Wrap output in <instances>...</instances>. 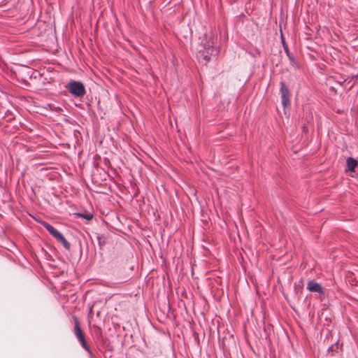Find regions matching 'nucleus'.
Segmentation results:
<instances>
[{
    "label": "nucleus",
    "instance_id": "1",
    "mask_svg": "<svg viewBox=\"0 0 358 358\" xmlns=\"http://www.w3.org/2000/svg\"><path fill=\"white\" fill-rule=\"evenodd\" d=\"M201 45L202 48L199 50V53L206 62L210 60V56H216L219 53V49L215 45V39L213 38L208 39L206 34L201 41Z\"/></svg>",
    "mask_w": 358,
    "mask_h": 358
},
{
    "label": "nucleus",
    "instance_id": "2",
    "mask_svg": "<svg viewBox=\"0 0 358 358\" xmlns=\"http://www.w3.org/2000/svg\"><path fill=\"white\" fill-rule=\"evenodd\" d=\"M66 87L76 97H83L86 92L85 86L79 81L71 80Z\"/></svg>",
    "mask_w": 358,
    "mask_h": 358
},
{
    "label": "nucleus",
    "instance_id": "3",
    "mask_svg": "<svg viewBox=\"0 0 358 358\" xmlns=\"http://www.w3.org/2000/svg\"><path fill=\"white\" fill-rule=\"evenodd\" d=\"M42 225L48 231V232L59 242H60L65 248L69 249L70 243L66 241L64 236L57 231L55 227H53L50 224L43 222Z\"/></svg>",
    "mask_w": 358,
    "mask_h": 358
},
{
    "label": "nucleus",
    "instance_id": "4",
    "mask_svg": "<svg viewBox=\"0 0 358 358\" xmlns=\"http://www.w3.org/2000/svg\"><path fill=\"white\" fill-rule=\"evenodd\" d=\"M42 225L48 231V232L59 242H60L65 248L69 249L70 243L66 241L64 236L57 231L55 227H53L50 224L43 222Z\"/></svg>",
    "mask_w": 358,
    "mask_h": 358
},
{
    "label": "nucleus",
    "instance_id": "5",
    "mask_svg": "<svg viewBox=\"0 0 358 358\" xmlns=\"http://www.w3.org/2000/svg\"><path fill=\"white\" fill-rule=\"evenodd\" d=\"M73 320H74V324H75L74 334H75L76 338L80 343L82 347L85 350H86L88 352L91 353L90 349L85 341L84 333L80 328V322H79L78 317H74Z\"/></svg>",
    "mask_w": 358,
    "mask_h": 358
},
{
    "label": "nucleus",
    "instance_id": "6",
    "mask_svg": "<svg viewBox=\"0 0 358 358\" xmlns=\"http://www.w3.org/2000/svg\"><path fill=\"white\" fill-rule=\"evenodd\" d=\"M280 94L282 104L286 107L289 103V91L283 82L280 83Z\"/></svg>",
    "mask_w": 358,
    "mask_h": 358
},
{
    "label": "nucleus",
    "instance_id": "7",
    "mask_svg": "<svg viewBox=\"0 0 358 358\" xmlns=\"http://www.w3.org/2000/svg\"><path fill=\"white\" fill-rule=\"evenodd\" d=\"M307 289L311 292H317L320 294H324V289L322 285L313 280H309L307 285Z\"/></svg>",
    "mask_w": 358,
    "mask_h": 358
},
{
    "label": "nucleus",
    "instance_id": "8",
    "mask_svg": "<svg viewBox=\"0 0 358 358\" xmlns=\"http://www.w3.org/2000/svg\"><path fill=\"white\" fill-rule=\"evenodd\" d=\"M346 166L347 169L351 172H354L355 171V168L357 166V162L356 159L348 157L346 159Z\"/></svg>",
    "mask_w": 358,
    "mask_h": 358
},
{
    "label": "nucleus",
    "instance_id": "9",
    "mask_svg": "<svg viewBox=\"0 0 358 358\" xmlns=\"http://www.w3.org/2000/svg\"><path fill=\"white\" fill-rule=\"evenodd\" d=\"M79 215L87 220H91L93 217L92 214L90 213L79 214Z\"/></svg>",
    "mask_w": 358,
    "mask_h": 358
},
{
    "label": "nucleus",
    "instance_id": "10",
    "mask_svg": "<svg viewBox=\"0 0 358 358\" xmlns=\"http://www.w3.org/2000/svg\"><path fill=\"white\" fill-rule=\"evenodd\" d=\"M97 239H98V244L99 245L100 248H102L103 245H104L105 242L103 241H102V237L101 236H97Z\"/></svg>",
    "mask_w": 358,
    "mask_h": 358
},
{
    "label": "nucleus",
    "instance_id": "11",
    "mask_svg": "<svg viewBox=\"0 0 358 358\" xmlns=\"http://www.w3.org/2000/svg\"><path fill=\"white\" fill-rule=\"evenodd\" d=\"M285 52H286V53H287V56H288L289 57H290V56H289V51H288V49H287V47H285Z\"/></svg>",
    "mask_w": 358,
    "mask_h": 358
},
{
    "label": "nucleus",
    "instance_id": "12",
    "mask_svg": "<svg viewBox=\"0 0 358 358\" xmlns=\"http://www.w3.org/2000/svg\"><path fill=\"white\" fill-rule=\"evenodd\" d=\"M285 52H286V53H287V56H288L289 57H290V56H289V51H288V49H287V47H285Z\"/></svg>",
    "mask_w": 358,
    "mask_h": 358
},
{
    "label": "nucleus",
    "instance_id": "13",
    "mask_svg": "<svg viewBox=\"0 0 358 358\" xmlns=\"http://www.w3.org/2000/svg\"><path fill=\"white\" fill-rule=\"evenodd\" d=\"M332 348H333V346L330 347V348H329V350H332Z\"/></svg>",
    "mask_w": 358,
    "mask_h": 358
}]
</instances>
